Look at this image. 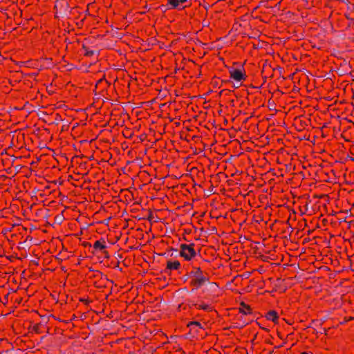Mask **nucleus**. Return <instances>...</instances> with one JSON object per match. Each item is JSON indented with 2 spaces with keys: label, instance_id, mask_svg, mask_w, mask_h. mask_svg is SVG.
Listing matches in <instances>:
<instances>
[{
  "label": "nucleus",
  "instance_id": "1",
  "mask_svg": "<svg viewBox=\"0 0 354 354\" xmlns=\"http://www.w3.org/2000/svg\"><path fill=\"white\" fill-rule=\"evenodd\" d=\"M189 276L194 277L195 278L191 283L192 285H195L197 287H200L205 282L207 281V278L202 275L201 270L200 268H197L196 271H192L189 273Z\"/></svg>",
  "mask_w": 354,
  "mask_h": 354
},
{
  "label": "nucleus",
  "instance_id": "2",
  "mask_svg": "<svg viewBox=\"0 0 354 354\" xmlns=\"http://www.w3.org/2000/svg\"><path fill=\"white\" fill-rule=\"evenodd\" d=\"M230 73V77L234 79L236 81L240 82L245 79V74L239 69H234L230 68L229 70Z\"/></svg>",
  "mask_w": 354,
  "mask_h": 354
},
{
  "label": "nucleus",
  "instance_id": "3",
  "mask_svg": "<svg viewBox=\"0 0 354 354\" xmlns=\"http://www.w3.org/2000/svg\"><path fill=\"white\" fill-rule=\"evenodd\" d=\"M193 246H194V243L190 244V245L181 244L180 245V252L179 253V255L180 257H183V258H187V254L185 253V252L187 250H189V252L191 254H196V252L194 250V249L193 248Z\"/></svg>",
  "mask_w": 354,
  "mask_h": 354
},
{
  "label": "nucleus",
  "instance_id": "4",
  "mask_svg": "<svg viewBox=\"0 0 354 354\" xmlns=\"http://www.w3.org/2000/svg\"><path fill=\"white\" fill-rule=\"evenodd\" d=\"M180 262L178 261H168L167 263V268L169 270H178L180 267Z\"/></svg>",
  "mask_w": 354,
  "mask_h": 354
},
{
  "label": "nucleus",
  "instance_id": "5",
  "mask_svg": "<svg viewBox=\"0 0 354 354\" xmlns=\"http://www.w3.org/2000/svg\"><path fill=\"white\" fill-rule=\"evenodd\" d=\"M266 318L269 320H272L274 322H276L279 318L277 313L275 310L269 311L266 315Z\"/></svg>",
  "mask_w": 354,
  "mask_h": 354
},
{
  "label": "nucleus",
  "instance_id": "6",
  "mask_svg": "<svg viewBox=\"0 0 354 354\" xmlns=\"http://www.w3.org/2000/svg\"><path fill=\"white\" fill-rule=\"evenodd\" d=\"M241 306L243 308L240 310L241 313H243L244 315L250 313V308L248 306L244 303H241Z\"/></svg>",
  "mask_w": 354,
  "mask_h": 354
},
{
  "label": "nucleus",
  "instance_id": "7",
  "mask_svg": "<svg viewBox=\"0 0 354 354\" xmlns=\"http://www.w3.org/2000/svg\"><path fill=\"white\" fill-rule=\"evenodd\" d=\"M180 3L179 0H169L168 4L171 6V8H176Z\"/></svg>",
  "mask_w": 354,
  "mask_h": 354
},
{
  "label": "nucleus",
  "instance_id": "8",
  "mask_svg": "<svg viewBox=\"0 0 354 354\" xmlns=\"http://www.w3.org/2000/svg\"><path fill=\"white\" fill-rule=\"evenodd\" d=\"M64 219V217L62 214H59L57 215L55 218V221L56 223L60 225Z\"/></svg>",
  "mask_w": 354,
  "mask_h": 354
},
{
  "label": "nucleus",
  "instance_id": "9",
  "mask_svg": "<svg viewBox=\"0 0 354 354\" xmlns=\"http://www.w3.org/2000/svg\"><path fill=\"white\" fill-rule=\"evenodd\" d=\"M93 247L96 249L99 248L100 250H103L106 248V246L105 245L102 244L100 241H95V243L93 245Z\"/></svg>",
  "mask_w": 354,
  "mask_h": 354
},
{
  "label": "nucleus",
  "instance_id": "10",
  "mask_svg": "<svg viewBox=\"0 0 354 354\" xmlns=\"http://www.w3.org/2000/svg\"><path fill=\"white\" fill-rule=\"evenodd\" d=\"M187 254V258H184L185 260L189 261L192 259V258L194 257L196 254H191L189 252V250H187L185 252Z\"/></svg>",
  "mask_w": 354,
  "mask_h": 354
},
{
  "label": "nucleus",
  "instance_id": "11",
  "mask_svg": "<svg viewBox=\"0 0 354 354\" xmlns=\"http://www.w3.org/2000/svg\"><path fill=\"white\" fill-rule=\"evenodd\" d=\"M192 325H194V326H199V327H201V324H200L199 322H189V323L188 324V325H187V326H192Z\"/></svg>",
  "mask_w": 354,
  "mask_h": 354
},
{
  "label": "nucleus",
  "instance_id": "12",
  "mask_svg": "<svg viewBox=\"0 0 354 354\" xmlns=\"http://www.w3.org/2000/svg\"><path fill=\"white\" fill-rule=\"evenodd\" d=\"M95 54V51L94 50H86V52H85V55H87V56H91Z\"/></svg>",
  "mask_w": 354,
  "mask_h": 354
},
{
  "label": "nucleus",
  "instance_id": "13",
  "mask_svg": "<svg viewBox=\"0 0 354 354\" xmlns=\"http://www.w3.org/2000/svg\"><path fill=\"white\" fill-rule=\"evenodd\" d=\"M200 308L203 309V310H210V307L208 305H206V304H203V305H201L200 306Z\"/></svg>",
  "mask_w": 354,
  "mask_h": 354
},
{
  "label": "nucleus",
  "instance_id": "14",
  "mask_svg": "<svg viewBox=\"0 0 354 354\" xmlns=\"http://www.w3.org/2000/svg\"><path fill=\"white\" fill-rule=\"evenodd\" d=\"M160 8L161 9V10L162 12H165V11H166L167 10V6H165V5H162V6H160Z\"/></svg>",
  "mask_w": 354,
  "mask_h": 354
},
{
  "label": "nucleus",
  "instance_id": "15",
  "mask_svg": "<svg viewBox=\"0 0 354 354\" xmlns=\"http://www.w3.org/2000/svg\"><path fill=\"white\" fill-rule=\"evenodd\" d=\"M148 218H149V221L153 220L154 216H153L152 213L149 214Z\"/></svg>",
  "mask_w": 354,
  "mask_h": 354
},
{
  "label": "nucleus",
  "instance_id": "16",
  "mask_svg": "<svg viewBox=\"0 0 354 354\" xmlns=\"http://www.w3.org/2000/svg\"><path fill=\"white\" fill-rule=\"evenodd\" d=\"M212 193H213V187H212L210 189H208L207 193V196H209V195H210Z\"/></svg>",
  "mask_w": 354,
  "mask_h": 354
},
{
  "label": "nucleus",
  "instance_id": "17",
  "mask_svg": "<svg viewBox=\"0 0 354 354\" xmlns=\"http://www.w3.org/2000/svg\"><path fill=\"white\" fill-rule=\"evenodd\" d=\"M34 330L36 332H39V326L38 325H35L34 326Z\"/></svg>",
  "mask_w": 354,
  "mask_h": 354
},
{
  "label": "nucleus",
  "instance_id": "18",
  "mask_svg": "<svg viewBox=\"0 0 354 354\" xmlns=\"http://www.w3.org/2000/svg\"><path fill=\"white\" fill-rule=\"evenodd\" d=\"M8 294H7L5 297H4V299H6V301H8Z\"/></svg>",
  "mask_w": 354,
  "mask_h": 354
},
{
  "label": "nucleus",
  "instance_id": "19",
  "mask_svg": "<svg viewBox=\"0 0 354 354\" xmlns=\"http://www.w3.org/2000/svg\"><path fill=\"white\" fill-rule=\"evenodd\" d=\"M180 1V3H185L186 2L187 0H179Z\"/></svg>",
  "mask_w": 354,
  "mask_h": 354
},
{
  "label": "nucleus",
  "instance_id": "20",
  "mask_svg": "<svg viewBox=\"0 0 354 354\" xmlns=\"http://www.w3.org/2000/svg\"><path fill=\"white\" fill-rule=\"evenodd\" d=\"M189 277H190V276H189V275H187V276H185V277H184L185 281H186V280L189 278Z\"/></svg>",
  "mask_w": 354,
  "mask_h": 354
},
{
  "label": "nucleus",
  "instance_id": "21",
  "mask_svg": "<svg viewBox=\"0 0 354 354\" xmlns=\"http://www.w3.org/2000/svg\"><path fill=\"white\" fill-rule=\"evenodd\" d=\"M105 256H106V258H109V256L108 253H107V252H105Z\"/></svg>",
  "mask_w": 354,
  "mask_h": 354
},
{
  "label": "nucleus",
  "instance_id": "22",
  "mask_svg": "<svg viewBox=\"0 0 354 354\" xmlns=\"http://www.w3.org/2000/svg\"><path fill=\"white\" fill-rule=\"evenodd\" d=\"M172 250L176 253L177 252V250L172 249Z\"/></svg>",
  "mask_w": 354,
  "mask_h": 354
},
{
  "label": "nucleus",
  "instance_id": "23",
  "mask_svg": "<svg viewBox=\"0 0 354 354\" xmlns=\"http://www.w3.org/2000/svg\"><path fill=\"white\" fill-rule=\"evenodd\" d=\"M174 254H175V252H172L170 256L171 257V256H173Z\"/></svg>",
  "mask_w": 354,
  "mask_h": 354
},
{
  "label": "nucleus",
  "instance_id": "24",
  "mask_svg": "<svg viewBox=\"0 0 354 354\" xmlns=\"http://www.w3.org/2000/svg\"><path fill=\"white\" fill-rule=\"evenodd\" d=\"M174 254H175V252H172L170 256L171 257V256H173Z\"/></svg>",
  "mask_w": 354,
  "mask_h": 354
},
{
  "label": "nucleus",
  "instance_id": "25",
  "mask_svg": "<svg viewBox=\"0 0 354 354\" xmlns=\"http://www.w3.org/2000/svg\"><path fill=\"white\" fill-rule=\"evenodd\" d=\"M234 86L236 88H239V86H237V84H235Z\"/></svg>",
  "mask_w": 354,
  "mask_h": 354
},
{
  "label": "nucleus",
  "instance_id": "26",
  "mask_svg": "<svg viewBox=\"0 0 354 354\" xmlns=\"http://www.w3.org/2000/svg\"><path fill=\"white\" fill-rule=\"evenodd\" d=\"M234 86L236 88H239V86H237V84H235Z\"/></svg>",
  "mask_w": 354,
  "mask_h": 354
},
{
  "label": "nucleus",
  "instance_id": "27",
  "mask_svg": "<svg viewBox=\"0 0 354 354\" xmlns=\"http://www.w3.org/2000/svg\"><path fill=\"white\" fill-rule=\"evenodd\" d=\"M301 354H308V353H306V352H303L301 353Z\"/></svg>",
  "mask_w": 354,
  "mask_h": 354
},
{
  "label": "nucleus",
  "instance_id": "28",
  "mask_svg": "<svg viewBox=\"0 0 354 354\" xmlns=\"http://www.w3.org/2000/svg\"><path fill=\"white\" fill-rule=\"evenodd\" d=\"M43 114H41V116H43V115H45V113H42Z\"/></svg>",
  "mask_w": 354,
  "mask_h": 354
},
{
  "label": "nucleus",
  "instance_id": "29",
  "mask_svg": "<svg viewBox=\"0 0 354 354\" xmlns=\"http://www.w3.org/2000/svg\"><path fill=\"white\" fill-rule=\"evenodd\" d=\"M43 114H41V116H43V115H45V113H42Z\"/></svg>",
  "mask_w": 354,
  "mask_h": 354
}]
</instances>
